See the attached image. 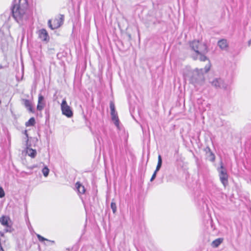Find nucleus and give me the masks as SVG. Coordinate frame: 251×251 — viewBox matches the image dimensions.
<instances>
[{
  "label": "nucleus",
  "instance_id": "dca6fc26",
  "mask_svg": "<svg viewBox=\"0 0 251 251\" xmlns=\"http://www.w3.org/2000/svg\"><path fill=\"white\" fill-rule=\"evenodd\" d=\"M207 150H208V152H207V154H206L207 159L211 162L214 161L215 159V156L214 154L213 153V152H212V151H211V149H210V148H209V147L206 148V151H207Z\"/></svg>",
  "mask_w": 251,
  "mask_h": 251
},
{
  "label": "nucleus",
  "instance_id": "4be33fe9",
  "mask_svg": "<svg viewBox=\"0 0 251 251\" xmlns=\"http://www.w3.org/2000/svg\"><path fill=\"white\" fill-rule=\"evenodd\" d=\"M42 173H43L44 176L46 177L49 175V169H48V168L47 167H45L42 169Z\"/></svg>",
  "mask_w": 251,
  "mask_h": 251
},
{
  "label": "nucleus",
  "instance_id": "5701e85b",
  "mask_svg": "<svg viewBox=\"0 0 251 251\" xmlns=\"http://www.w3.org/2000/svg\"><path fill=\"white\" fill-rule=\"evenodd\" d=\"M75 190L76 191L78 195L80 196H81V195L84 194L86 191V189H75Z\"/></svg>",
  "mask_w": 251,
  "mask_h": 251
},
{
  "label": "nucleus",
  "instance_id": "1a4fd4ad",
  "mask_svg": "<svg viewBox=\"0 0 251 251\" xmlns=\"http://www.w3.org/2000/svg\"><path fill=\"white\" fill-rule=\"evenodd\" d=\"M38 36L39 38L43 41H49L50 37L49 34L45 29H41L38 31Z\"/></svg>",
  "mask_w": 251,
  "mask_h": 251
},
{
  "label": "nucleus",
  "instance_id": "f3484780",
  "mask_svg": "<svg viewBox=\"0 0 251 251\" xmlns=\"http://www.w3.org/2000/svg\"><path fill=\"white\" fill-rule=\"evenodd\" d=\"M223 241V238H218L214 240L212 243L211 246L213 248H217Z\"/></svg>",
  "mask_w": 251,
  "mask_h": 251
},
{
  "label": "nucleus",
  "instance_id": "4468645a",
  "mask_svg": "<svg viewBox=\"0 0 251 251\" xmlns=\"http://www.w3.org/2000/svg\"><path fill=\"white\" fill-rule=\"evenodd\" d=\"M23 104L24 106L30 112L33 113L34 111L32 108L31 102L28 100L23 99L22 100Z\"/></svg>",
  "mask_w": 251,
  "mask_h": 251
},
{
  "label": "nucleus",
  "instance_id": "c756f323",
  "mask_svg": "<svg viewBox=\"0 0 251 251\" xmlns=\"http://www.w3.org/2000/svg\"><path fill=\"white\" fill-rule=\"evenodd\" d=\"M205 151H206V153L207 154V152H208V150L206 151V149H205Z\"/></svg>",
  "mask_w": 251,
  "mask_h": 251
},
{
  "label": "nucleus",
  "instance_id": "6e6552de",
  "mask_svg": "<svg viewBox=\"0 0 251 251\" xmlns=\"http://www.w3.org/2000/svg\"><path fill=\"white\" fill-rule=\"evenodd\" d=\"M211 85L216 88L226 89L227 85L224 82L221 78H215L213 81H210Z\"/></svg>",
  "mask_w": 251,
  "mask_h": 251
},
{
  "label": "nucleus",
  "instance_id": "a878e982",
  "mask_svg": "<svg viewBox=\"0 0 251 251\" xmlns=\"http://www.w3.org/2000/svg\"><path fill=\"white\" fill-rule=\"evenodd\" d=\"M5 195L3 189H0V198H3Z\"/></svg>",
  "mask_w": 251,
  "mask_h": 251
},
{
  "label": "nucleus",
  "instance_id": "f257e3e1",
  "mask_svg": "<svg viewBox=\"0 0 251 251\" xmlns=\"http://www.w3.org/2000/svg\"><path fill=\"white\" fill-rule=\"evenodd\" d=\"M28 7L27 0H14L12 7L13 18L19 23L26 19V11Z\"/></svg>",
  "mask_w": 251,
  "mask_h": 251
},
{
  "label": "nucleus",
  "instance_id": "412c9836",
  "mask_svg": "<svg viewBox=\"0 0 251 251\" xmlns=\"http://www.w3.org/2000/svg\"><path fill=\"white\" fill-rule=\"evenodd\" d=\"M111 208L112 210L113 213H115L117 211V206L116 203L113 200L110 205Z\"/></svg>",
  "mask_w": 251,
  "mask_h": 251
},
{
  "label": "nucleus",
  "instance_id": "b1692460",
  "mask_svg": "<svg viewBox=\"0 0 251 251\" xmlns=\"http://www.w3.org/2000/svg\"><path fill=\"white\" fill-rule=\"evenodd\" d=\"M110 111H113L115 109L114 103L112 101L110 102Z\"/></svg>",
  "mask_w": 251,
  "mask_h": 251
},
{
  "label": "nucleus",
  "instance_id": "c85d7f7f",
  "mask_svg": "<svg viewBox=\"0 0 251 251\" xmlns=\"http://www.w3.org/2000/svg\"><path fill=\"white\" fill-rule=\"evenodd\" d=\"M248 45L249 46L251 45V39L248 41Z\"/></svg>",
  "mask_w": 251,
  "mask_h": 251
},
{
  "label": "nucleus",
  "instance_id": "6ab92c4d",
  "mask_svg": "<svg viewBox=\"0 0 251 251\" xmlns=\"http://www.w3.org/2000/svg\"><path fill=\"white\" fill-rule=\"evenodd\" d=\"M162 158H161V156L160 155H158V163H157V166H156V172H158L161 167V165H162Z\"/></svg>",
  "mask_w": 251,
  "mask_h": 251
},
{
  "label": "nucleus",
  "instance_id": "ddd939ff",
  "mask_svg": "<svg viewBox=\"0 0 251 251\" xmlns=\"http://www.w3.org/2000/svg\"><path fill=\"white\" fill-rule=\"evenodd\" d=\"M218 45L222 50H226L228 48V43L226 39H222L219 41Z\"/></svg>",
  "mask_w": 251,
  "mask_h": 251
},
{
  "label": "nucleus",
  "instance_id": "bb28decb",
  "mask_svg": "<svg viewBox=\"0 0 251 251\" xmlns=\"http://www.w3.org/2000/svg\"><path fill=\"white\" fill-rule=\"evenodd\" d=\"M157 172H156V170H155L152 176V177L151 178V181H152L156 177V173Z\"/></svg>",
  "mask_w": 251,
  "mask_h": 251
},
{
  "label": "nucleus",
  "instance_id": "7c9ffc66",
  "mask_svg": "<svg viewBox=\"0 0 251 251\" xmlns=\"http://www.w3.org/2000/svg\"><path fill=\"white\" fill-rule=\"evenodd\" d=\"M0 234L1 236H2L3 235V234L1 232H0Z\"/></svg>",
  "mask_w": 251,
  "mask_h": 251
},
{
  "label": "nucleus",
  "instance_id": "7ed1b4c3",
  "mask_svg": "<svg viewBox=\"0 0 251 251\" xmlns=\"http://www.w3.org/2000/svg\"><path fill=\"white\" fill-rule=\"evenodd\" d=\"M190 47L196 54L198 53H206L208 52L207 47L203 43L199 41H193L190 43Z\"/></svg>",
  "mask_w": 251,
  "mask_h": 251
},
{
  "label": "nucleus",
  "instance_id": "9d476101",
  "mask_svg": "<svg viewBox=\"0 0 251 251\" xmlns=\"http://www.w3.org/2000/svg\"><path fill=\"white\" fill-rule=\"evenodd\" d=\"M111 119L113 122H114L115 125L118 127H119V120L118 118V116L117 115V113L116 112L115 109L113 111H111L110 112Z\"/></svg>",
  "mask_w": 251,
  "mask_h": 251
},
{
  "label": "nucleus",
  "instance_id": "f03ea898",
  "mask_svg": "<svg viewBox=\"0 0 251 251\" xmlns=\"http://www.w3.org/2000/svg\"><path fill=\"white\" fill-rule=\"evenodd\" d=\"M210 64L209 61L204 69H196L190 72L186 76L189 77L191 83L193 84L201 83L204 81V74L207 73L210 70Z\"/></svg>",
  "mask_w": 251,
  "mask_h": 251
},
{
  "label": "nucleus",
  "instance_id": "0eeeda50",
  "mask_svg": "<svg viewBox=\"0 0 251 251\" xmlns=\"http://www.w3.org/2000/svg\"><path fill=\"white\" fill-rule=\"evenodd\" d=\"M218 172L221 182L223 184L224 187H226L227 183L228 175L226 169L223 166L222 162H221V167L218 169Z\"/></svg>",
  "mask_w": 251,
  "mask_h": 251
},
{
  "label": "nucleus",
  "instance_id": "2eb2a0df",
  "mask_svg": "<svg viewBox=\"0 0 251 251\" xmlns=\"http://www.w3.org/2000/svg\"><path fill=\"white\" fill-rule=\"evenodd\" d=\"M206 53H198L196 55H193V58L194 59L196 60L199 59L201 61H205L208 60L207 58L205 56Z\"/></svg>",
  "mask_w": 251,
  "mask_h": 251
},
{
  "label": "nucleus",
  "instance_id": "20e7f679",
  "mask_svg": "<svg viewBox=\"0 0 251 251\" xmlns=\"http://www.w3.org/2000/svg\"><path fill=\"white\" fill-rule=\"evenodd\" d=\"M63 21L64 16L60 14L55 17L53 21L49 20L48 22V25L51 29L53 30L60 27L63 23Z\"/></svg>",
  "mask_w": 251,
  "mask_h": 251
},
{
  "label": "nucleus",
  "instance_id": "f8f14e48",
  "mask_svg": "<svg viewBox=\"0 0 251 251\" xmlns=\"http://www.w3.org/2000/svg\"><path fill=\"white\" fill-rule=\"evenodd\" d=\"M26 153L28 156L31 158H34L36 155V151L30 148V145H28V143H26Z\"/></svg>",
  "mask_w": 251,
  "mask_h": 251
},
{
  "label": "nucleus",
  "instance_id": "a211bd4d",
  "mask_svg": "<svg viewBox=\"0 0 251 251\" xmlns=\"http://www.w3.org/2000/svg\"><path fill=\"white\" fill-rule=\"evenodd\" d=\"M35 124V120L33 117L30 118V119L25 123L26 126H33Z\"/></svg>",
  "mask_w": 251,
  "mask_h": 251
},
{
  "label": "nucleus",
  "instance_id": "9b49d317",
  "mask_svg": "<svg viewBox=\"0 0 251 251\" xmlns=\"http://www.w3.org/2000/svg\"><path fill=\"white\" fill-rule=\"evenodd\" d=\"M44 99V97L41 94H39L38 96V104L37 106V109L39 111H41L45 105Z\"/></svg>",
  "mask_w": 251,
  "mask_h": 251
},
{
  "label": "nucleus",
  "instance_id": "393cba45",
  "mask_svg": "<svg viewBox=\"0 0 251 251\" xmlns=\"http://www.w3.org/2000/svg\"><path fill=\"white\" fill-rule=\"evenodd\" d=\"M24 134L26 136V143H28V134H27V131L26 130H25L24 131Z\"/></svg>",
  "mask_w": 251,
  "mask_h": 251
},
{
  "label": "nucleus",
  "instance_id": "423d86ee",
  "mask_svg": "<svg viewBox=\"0 0 251 251\" xmlns=\"http://www.w3.org/2000/svg\"><path fill=\"white\" fill-rule=\"evenodd\" d=\"M61 109L62 114L68 118H71L73 115V113L71 107L68 105L65 99H64L61 104Z\"/></svg>",
  "mask_w": 251,
  "mask_h": 251
},
{
  "label": "nucleus",
  "instance_id": "aec40b11",
  "mask_svg": "<svg viewBox=\"0 0 251 251\" xmlns=\"http://www.w3.org/2000/svg\"><path fill=\"white\" fill-rule=\"evenodd\" d=\"M36 236L37 237V238L38 239L39 241L41 242H43L45 241H49V242H51L52 243H54V241H51V240H49L43 237H42L41 235H40V234H36Z\"/></svg>",
  "mask_w": 251,
  "mask_h": 251
},
{
  "label": "nucleus",
  "instance_id": "39448f33",
  "mask_svg": "<svg viewBox=\"0 0 251 251\" xmlns=\"http://www.w3.org/2000/svg\"><path fill=\"white\" fill-rule=\"evenodd\" d=\"M0 223L5 227V232L12 231V222L10 218L7 216H2L0 218Z\"/></svg>",
  "mask_w": 251,
  "mask_h": 251
},
{
  "label": "nucleus",
  "instance_id": "cd10ccee",
  "mask_svg": "<svg viewBox=\"0 0 251 251\" xmlns=\"http://www.w3.org/2000/svg\"><path fill=\"white\" fill-rule=\"evenodd\" d=\"M81 186V184L79 182H77L75 183V187L76 188H80V187Z\"/></svg>",
  "mask_w": 251,
  "mask_h": 251
}]
</instances>
